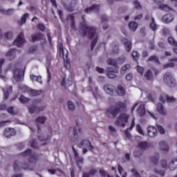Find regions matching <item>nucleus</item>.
Here are the masks:
<instances>
[{
	"label": "nucleus",
	"mask_w": 177,
	"mask_h": 177,
	"mask_svg": "<svg viewBox=\"0 0 177 177\" xmlns=\"http://www.w3.org/2000/svg\"><path fill=\"white\" fill-rule=\"evenodd\" d=\"M138 147L142 150H146L149 147V143L147 142H140L138 143Z\"/></svg>",
	"instance_id": "obj_36"
},
{
	"label": "nucleus",
	"mask_w": 177,
	"mask_h": 177,
	"mask_svg": "<svg viewBox=\"0 0 177 177\" xmlns=\"http://www.w3.org/2000/svg\"><path fill=\"white\" fill-rule=\"evenodd\" d=\"M15 135H16V130L13 128L8 127L4 130L6 138H10V136H15Z\"/></svg>",
	"instance_id": "obj_16"
},
{
	"label": "nucleus",
	"mask_w": 177,
	"mask_h": 177,
	"mask_svg": "<svg viewBox=\"0 0 177 177\" xmlns=\"http://www.w3.org/2000/svg\"><path fill=\"white\" fill-rule=\"evenodd\" d=\"M80 28L83 32V37H85V35H86V32H88V26H86V24H85L84 22L81 23Z\"/></svg>",
	"instance_id": "obj_30"
},
{
	"label": "nucleus",
	"mask_w": 177,
	"mask_h": 177,
	"mask_svg": "<svg viewBox=\"0 0 177 177\" xmlns=\"http://www.w3.org/2000/svg\"><path fill=\"white\" fill-rule=\"evenodd\" d=\"M136 129L140 135H142L143 136H145V133L143 132V129H142V127H140V124H137L136 125Z\"/></svg>",
	"instance_id": "obj_55"
},
{
	"label": "nucleus",
	"mask_w": 177,
	"mask_h": 177,
	"mask_svg": "<svg viewBox=\"0 0 177 177\" xmlns=\"http://www.w3.org/2000/svg\"><path fill=\"white\" fill-rule=\"evenodd\" d=\"M8 113H9V114H11V115H15L17 114V113L15 112L13 106L9 107L8 109Z\"/></svg>",
	"instance_id": "obj_58"
},
{
	"label": "nucleus",
	"mask_w": 177,
	"mask_h": 177,
	"mask_svg": "<svg viewBox=\"0 0 177 177\" xmlns=\"http://www.w3.org/2000/svg\"><path fill=\"white\" fill-rule=\"evenodd\" d=\"M156 109L159 114H161L162 115H167V110H165V108H164V105H162V104L158 103L156 105Z\"/></svg>",
	"instance_id": "obj_23"
},
{
	"label": "nucleus",
	"mask_w": 177,
	"mask_h": 177,
	"mask_svg": "<svg viewBox=\"0 0 177 177\" xmlns=\"http://www.w3.org/2000/svg\"><path fill=\"white\" fill-rule=\"evenodd\" d=\"M13 44L16 46H21V44H24V34L21 32Z\"/></svg>",
	"instance_id": "obj_15"
},
{
	"label": "nucleus",
	"mask_w": 177,
	"mask_h": 177,
	"mask_svg": "<svg viewBox=\"0 0 177 177\" xmlns=\"http://www.w3.org/2000/svg\"><path fill=\"white\" fill-rule=\"evenodd\" d=\"M73 1V4L71 3L70 5L67 4L64 1H62V5H64V7L65 8V10H67V12H74V5H75V0Z\"/></svg>",
	"instance_id": "obj_21"
},
{
	"label": "nucleus",
	"mask_w": 177,
	"mask_h": 177,
	"mask_svg": "<svg viewBox=\"0 0 177 177\" xmlns=\"http://www.w3.org/2000/svg\"><path fill=\"white\" fill-rule=\"evenodd\" d=\"M122 42L124 44L127 52H131V49H132V42H131V41H129L128 39L125 38L122 39Z\"/></svg>",
	"instance_id": "obj_18"
},
{
	"label": "nucleus",
	"mask_w": 177,
	"mask_h": 177,
	"mask_svg": "<svg viewBox=\"0 0 177 177\" xmlns=\"http://www.w3.org/2000/svg\"><path fill=\"white\" fill-rule=\"evenodd\" d=\"M61 84L62 86H66V85H67V86H71V85H73V77L69 76L66 80V77H64Z\"/></svg>",
	"instance_id": "obj_24"
},
{
	"label": "nucleus",
	"mask_w": 177,
	"mask_h": 177,
	"mask_svg": "<svg viewBox=\"0 0 177 177\" xmlns=\"http://www.w3.org/2000/svg\"><path fill=\"white\" fill-rule=\"evenodd\" d=\"M147 135L149 138H156L158 135V131L154 126H148L147 128Z\"/></svg>",
	"instance_id": "obj_9"
},
{
	"label": "nucleus",
	"mask_w": 177,
	"mask_h": 177,
	"mask_svg": "<svg viewBox=\"0 0 177 177\" xmlns=\"http://www.w3.org/2000/svg\"><path fill=\"white\" fill-rule=\"evenodd\" d=\"M162 35L167 36L171 34V30H169V28L167 27H164L162 30Z\"/></svg>",
	"instance_id": "obj_49"
},
{
	"label": "nucleus",
	"mask_w": 177,
	"mask_h": 177,
	"mask_svg": "<svg viewBox=\"0 0 177 177\" xmlns=\"http://www.w3.org/2000/svg\"><path fill=\"white\" fill-rule=\"evenodd\" d=\"M3 37L5 39H12L13 38V32L12 31H8Z\"/></svg>",
	"instance_id": "obj_40"
},
{
	"label": "nucleus",
	"mask_w": 177,
	"mask_h": 177,
	"mask_svg": "<svg viewBox=\"0 0 177 177\" xmlns=\"http://www.w3.org/2000/svg\"><path fill=\"white\" fill-rule=\"evenodd\" d=\"M128 120H129V115L125 113H120L117 120L115 121L114 124L116 125V127H122V128H125V124L128 122Z\"/></svg>",
	"instance_id": "obj_2"
},
{
	"label": "nucleus",
	"mask_w": 177,
	"mask_h": 177,
	"mask_svg": "<svg viewBox=\"0 0 177 177\" xmlns=\"http://www.w3.org/2000/svg\"><path fill=\"white\" fill-rule=\"evenodd\" d=\"M163 81L169 88H175L176 86V80L174 78V75L171 73H166L163 76Z\"/></svg>",
	"instance_id": "obj_3"
},
{
	"label": "nucleus",
	"mask_w": 177,
	"mask_h": 177,
	"mask_svg": "<svg viewBox=\"0 0 177 177\" xmlns=\"http://www.w3.org/2000/svg\"><path fill=\"white\" fill-rule=\"evenodd\" d=\"M80 149H82L84 154L88 153V149H89V140H82L80 144Z\"/></svg>",
	"instance_id": "obj_11"
},
{
	"label": "nucleus",
	"mask_w": 177,
	"mask_h": 177,
	"mask_svg": "<svg viewBox=\"0 0 177 177\" xmlns=\"http://www.w3.org/2000/svg\"><path fill=\"white\" fill-rule=\"evenodd\" d=\"M133 78V75L132 73H128L126 75V80L127 81H131V80Z\"/></svg>",
	"instance_id": "obj_63"
},
{
	"label": "nucleus",
	"mask_w": 177,
	"mask_h": 177,
	"mask_svg": "<svg viewBox=\"0 0 177 177\" xmlns=\"http://www.w3.org/2000/svg\"><path fill=\"white\" fill-rule=\"evenodd\" d=\"M17 53H20V52L16 49H11L7 53L6 56L9 57L10 60H13V59H15Z\"/></svg>",
	"instance_id": "obj_20"
},
{
	"label": "nucleus",
	"mask_w": 177,
	"mask_h": 177,
	"mask_svg": "<svg viewBox=\"0 0 177 177\" xmlns=\"http://www.w3.org/2000/svg\"><path fill=\"white\" fill-rule=\"evenodd\" d=\"M145 78L148 80V81H152L153 80V73L151 70H148L145 74Z\"/></svg>",
	"instance_id": "obj_38"
},
{
	"label": "nucleus",
	"mask_w": 177,
	"mask_h": 177,
	"mask_svg": "<svg viewBox=\"0 0 177 177\" xmlns=\"http://www.w3.org/2000/svg\"><path fill=\"white\" fill-rule=\"evenodd\" d=\"M31 80L32 82H38L39 84H42V77L41 76H37L34 74H31L30 75Z\"/></svg>",
	"instance_id": "obj_26"
},
{
	"label": "nucleus",
	"mask_w": 177,
	"mask_h": 177,
	"mask_svg": "<svg viewBox=\"0 0 177 177\" xmlns=\"http://www.w3.org/2000/svg\"><path fill=\"white\" fill-rule=\"evenodd\" d=\"M68 138L71 142H75L78 136V132L77 131V127H73L69 129Z\"/></svg>",
	"instance_id": "obj_8"
},
{
	"label": "nucleus",
	"mask_w": 177,
	"mask_h": 177,
	"mask_svg": "<svg viewBox=\"0 0 177 177\" xmlns=\"http://www.w3.org/2000/svg\"><path fill=\"white\" fill-rule=\"evenodd\" d=\"M89 35L90 39L91 40V49L93 50V48H95V45H96V42H97V39L99 38V35L96 32V28L95 27L90 26Z\"/></svg>",
	"instance_id": "obj_4"
},
{
	"label": "nucleus",
	"mask_w": 177,
	"mask_h": 177,
	"mask_svg": "<svg viewBox=\"0 0 177 177\" xmlns=\"http://www.w3.org/2000/svg\"><path fill=\"white\" fill-rule=\"evenodd\" d=\"M143 154V151L142 150H136L133 152L134 157H140Z\"/></svg>",
	"instance_id": "obj_54"
},
{
	"label": "nucleus",
	"mask_w": 177,
	"mask_h": 177,
	"mask_svg": "<svg viewBox=\"0 0 177 177\" xmlns=\"http://www.w3.org/2000/svg\"><path fill=\"white\" fill-rule=\"evenodd\" d=\"M71 27L72 30H74V31H75V30H77V28L75 27V21H74V17H71Z\"/></svg>",
	"instance_id": "obj_56"
},
{
	"label": "nucleus",
	"mask_w": 177,
	"mask_h": 177,
	"mask_svg": "<svg viewBox=\"0 0 177 177\" xmlns=\"http://www.w3.org/2000/svg\"><path fill=\"white\" fill-rule=\"evenodd\" d=\"M100 9V6L94 4L90 7L89 12H93L94 13H97Z\"/></svg>",
	"instance_id": "obj_32"
},
{
	"label": "nucleus",
	"mask_w": 177,
	"mask_h": 177,
	"mask_svg": "<svg viewBox=\"0 0 177 177\" xmlns=\"http://www.w3.org/2000/svg\"><path fill=\"white\" fill-rule=\"evenodd\" d=\"M127 109V104L124 102H118L115 106L111 107L106 111V115L109 118H115L121 113Z\"/></svg>",
	"instance_id": "obj_1"
},
{
	"label": "nucleus",
	"mask_w": 177,
	"mask_h": 177,
	"mask_svg": "<svg viewBox=\"0 0 177 177\" xmlns=\"http://www.w3.org/2000/svg\"><path fill=\"white\" fill-rule=\"evenodd\" d=\"M31 147H32V149H37L38 146H37V141L35 140H32L31 141V144H30Z\"/></svg>",
	"instance_id": "obj_62"
},
{
	"label": "nucleus",
	"mask_w": 177,
	"mask_h": 177,
	"mask_svg": "<svg viewBox=\"0 0 177 177\" xmlns=\"http://www.w3.org/2000/svg\"><path fill=\"white\" fill-rule=\"evenodd\" d=\"M169 168L170 171H175L177 168V157L171 160V162L169 164Z\"/></svg>",
	"instance_id": "obj_25"
},
{
	"label": "nucleus",
	"mask_w": 177,
	"mask_h": 177,
	"mask_svg": "<svg viewBox=\"0 0 177 177\" xmlns=\"http://www.w3.org/2000/svg\"><path fill=\"white\" fill-rule=\"evenodd\" d=\"M48 171L49 172V174H51V175H55V174H57V175H59V176H61V175L63 174V171H62L59 169H57V170L48 169Z\"/></svg>",
	"instance_id": "obj_35"
},
{
	"label": "nucleus",
	"mask_w": 177,
	"mask_h": 177,
	"mask_svg": "<svg viewBox=\"0 0 177 177\" xmlns=\"http://www.w3.org/2000/svg\"><path fill=\"white\" fill-rule=\"evenodd\" d=\"M0 10L1 13H2L3 15H6V16H10V15H13V13H15V10L13 8L8 9L7 10L3 9Z\"/></svg>",
	"instance_id": "obj_33"
},
{
	"label": "nucleus",
	"mask_w": 177,
	"mask_h": 177,
	"mask_svg": "<svg viewBox=\"0 0 177 177\" xmlns=\"http://www.w3.org/2000/svg\"><path fill=\"white\" fill-rule=\"evenodd\" d=\"M72 149L74 151L75 158L76 160L77 166L79 167V168H81V165H82V164L84 163V158L80 157V156L78 155V152L77 151V150H75V148H74V147H73Z\"/></svg>",
	"instance_id": "obj_14"
},
{
	"label": "nucleus",
	"mask_w": 177,
	"mask_h": 177,
	"mask_svg": "<svg viewBox=\"0 0 177 177\" xmlns=\"http://www.w3.org/2000/svg\"><path fill=\"white\" fill-rule=\"evenodd\" d=\"M160 148L163 151H168L169 150V147H168V145H167V142L162 141L159 143Z\"/></svg>",
	"instance_id": "obj_31"
},
{
	"label": "nucleus",
	"mask_w": 177,
	"mask_h": 177,
	"mask_svg": "<svg viewBox=\"0 0 177 177\" xmlns=\"http://www.w3.org/2000/svg\"><path fill=\"white\" fill-rule=\"evenodd\" d=\"M109 131H110L111 135H115L117 132V131L115 130V128H114V127L113 126H109Z\"/></svg>",
	"instance_id": "obj_57"
},
{
	"label": "nucleus",
	"mask_w": 177,
	"mask_h": 177,
	"mask_svg": "<svg viewBox=\"0 0 177 177\" xmlns=\"http://www.w3.org/2000/svg\"><path fill=\"white\" fill-rule=\"evenodd\" d=\"M107 63L110 66H114V67H112V68H117V61H115V59H108Z\"/></svg>",
	"instance_id": "obj_41"
},
{
	"label": "nucleus",
	"mask_w": 177,
	"mask_h": 177,
	"mask_svg": "<svg viewBox=\"0 0 177 177\" xmlns=\"http://www.w3.org/2000/svg\"><path fill=\"white\" fill-rule=\"evenodd\" d=\"M30 168V165L26 162H20L16 160L13 165V169L15 172L20 171V169H28Z\"/></svg>",
	"instance_id": "obj_6"
},
{
	"label": "nucleus",
	"mask_w": 177,
	"mask_h": 177,
	"mask_svg": "<svg viewBox=\"0 0 177 177\" xmlns=\"http://www.w3.org/2000/svg\"><path fill=\"white\" fill-rule=\"evenodd\" d=\"M103 89L108 95H113L114 93V86L111 84H105Z\"/></svg>",
	"instance_id": "obj_17"
},
{
	"label": "nucleus",
	"mask_w": 177,
	"mask_h": 177,
	"mask_svg": "<svg viewBox=\"0 0 177 177\" xmlns=\"http://www.w3.org/2000/svg\"><path fill=\"white\" fill-rule=\"evenodd\" d=\"M151 161L155 165H157V163L158 162V158L157 156H151Z\"/></svg>",
	"instance_id": "obj_61"
},
{
	"label": "nucleus",
	"mask_w": 177,
	"mask_h": 177,
	"mask_svg": "<svg viewBox=\"0 0 177 177\" xmlns=\"http://www.w3.org/2000/svg\"><path fill=\"white\" fill-rule=\"evenodd\" d=\"M148 62H154L155 63H158L160 64V60L158 59V57L157 55H152L149 57Z\"/></svg>",
	"instance_id": "obj_39"
},
{
	"label": "nucleus",
	"mask_w": 177,
	"mask_h": 177,
	"mask_svg": "<svg viewBox=\"0 0 177 177\" xmlns=\"http://www.w3.org/2000/svg\"><path fill=\"white\" fill-rule=\"evenodd\" d=\"M44 38H45V36L42 33H39L32 36V40L33 42H35V41H39V39H44Z\"/></svg>",
	"instance_id": "obj_29"
},
{
	"label": "nucleus",
	"mask_w": 177,
	"mask_h": 177,
	"mask_svg": "<svg viewBox=\"0 0 177 177\" xmlns=\"http://www.w3.org/2000/svg\"><path fill=\"white\" fill-rule=\"evenodd\" d=\"M117 93L119 95V96H124L125 95V88L122 85L119 84L117 87Z\"/></svg>",
	"instance_id": "obj_28"
},
{
	"label": "nucleus",
	"mask_w": 177,
	"mask_h": 177,
	"mask_svg": "<svg viewBox=\"0 0 177 177\" xmlns=\"http://www.w3.org/2000/svg\"><path fill=\"white\" fill-rule=\"evenodd\" d=\"M37 27L39 30H40V31H45V25H44L43 24H39L37 25Z\"/></svg>",
	"instance_id": "obj_64"
},
{
	"label": "nucleus",
	"mask_w": 177,
	"mask_h": 177,
	"mask_svg": "<svg viewBox=\"0 0 177 177\" xmlns=\"http://www.w3.org/2000/svg\"><path fill=\"white\" fill-rule=\"evenodd\" d=\"M27 17H28V14L26 13L25 15H24L22 16V17L21 18V21H19V24L21 26V24H24V23H26V20L27 19Z\"/></svg>",
	"instance_id": "obj_50"
},
{
	"label": "nucleus",
	"mask_w": 177,
	"mask_h": 177,
	"mask_svg": "<svg viewBox=\"0 0 177 177\" xmlns=\"http://www.w3.org/2000/svg\"><path fill=\"white\" fill-rule=\"evenodd\" d=\"M100 175L102 177H108L109 173L106 170L101 169H100Z\"/></svg>",
	"instance_id": "obj_53"
},
{
	"label": "nucleus",
	"mask_w": 177,
	"mask_h": 177,
	"mask_svg": "<svg viewBox=\"0 0 177 177\" xmlns=\"http://www.w3.org/2000/svg\"><path fill=\"white\" fill-rule=\"evenodd\" d=\"M68 109L71 110V111H74L75 110V104L72 101L68 102Z\"/></svg>",
	"instance_id": "obj_44"
},
{
	"label": "nucleus",
	"mask_w": 177,
	"mask_h": 177,
	"mask_svg": "<svg viewBox=\"0 0 177 177\" xmlns=\"http://www.w3.org/2000/svg\"><path fill=\"white\" fill-rule=\"evenodd\" d=\"M168 42L169 44H170V45H173L174 46H177V41L172 37H170L168 38Z\"/></svg>",
	"instance_id": "obj_47"
},
{
	"label": "nucleus",
	"mask_w": 177,
	"mask_h": 177,
	"mask_svg": "<svg viewBox=\"0 0 177 177\" xmlns=\"http://www.w3.org/2000/svg\"><path fill=\"white\" fill-rule=\"evenodd\" d=\"M19 100L21 103H28L30 102V98L26 97L24 95H21Z\"/></svg>",
	"instance_id": "obj_48"
},
{
	"label": "nucleus",
	"mask_w": 177,
	"mask_h": 177,
	"mask_svg": "<svg viewBox=\"0 0 177 177\" xmlns=\"http://www.w3.org/2000/svg\"><path fill=\"white\" fill-rule=\"evenodd\" d=\"M156 3H158L159 5V9L160 10H164L165 12H169L171 10V8L169 6L162 4V2H164V0H153Z\"/></svg>",
	"instance_id": "obj_13"
},
{
	"label": "nucleus",
	"mask_w": 177,
	"mask_h": 177,
	"mask_svg": "<svg viewBox=\"0 0 177 177\" xmlns=\"http://www.w3.org/2000/svg\"><path fill=\"white\" fill-rule=\"evenodd\" d=\"M149 28H151V30H152V31H153L154 32L157 30V24H156L154 18H151V21L149 24Z\"/></svg>",
	"instance_id": "obj_34"
},
{
	"label": "nucleus",
	"mask_w": 177,
	"mask_h": 177,
	"mask_svg": "<svg viewBox=\"0 0 177 177\" xmlns=\"http://www.w3.org/2000/svg\"><path fill=\"white\" fill-rule=\"evenodd\" d=\"M131 68V65L129 64H125L124 66H123L121 68L120 73L121 74H125V71L127 70H129Z\"/></svg>",
	"instance_id": "obj_46"
},
{
	"label": "nucleus",
	"mask_w": 177,
	"mask_h": 177,
	"mask_svg": "<svg viewBox=\"0 0 177 177\" xmlns=\"http://www.w3.org/2000/svg\"><path fill=\"white\" fill-rule=\"evenodd\" d=\"M175 16L172 14H167L162 17V21L163 23H171L174 19Z\"/></svg>",
	"instance_id": "obj_22"
},
{
	"label": "nucleus",
	"mask_w": 177,
	"mask_h": 177,
	"mask_svg": "<svg viewBox=\"0 0 177 177\" xmlns=\"http://www.w3.org/2000/svg\"><path fill=\"white\" fill-rule=\"evenodd\" d=\"M35 121L38 124H45V121H46V117L45 116L39 117L35 120Z\"/></svg>",
	"instance_id": "obj_42"
},
{
	"label": "nucleus",
	"mask_w": 177,
	"mask_h": 177,
	"mask_svg": "<svg viewBox=\"0 0 177 177\" xmlns=\"http://www.w3.org/2000/svg\"><path fill=\"white\" fill-rule=\"evenodd\" d=\"M138 114L140 117H143L146 114V109H145V105L141 104L138 109Z\"/></svg>",
	"instance_id": "obj_27"
},
{
	"label": "nucleus",
	"mask_w": 177,
	"mask_h": 177,
	"mask_svg": "<svg viewBox=\"0 0 177 177\" xmlns=\"http://www.w3.org/2000/svg\"><path fill=\"white\" fill-rule=\"evenodd\" d=\"M160 102H162V103H165V102H174L176 99L174 97H169L167 94H162L159 97Z\"/></svg>",
	"instance_id": "obj_10"
},
{
	"label": "nucleus",
	"mask_w": 177,
	"mask_h": 177,
	"mask_svg": "<svg viewBox=\"0 0 177 177\" xmlns=\"http://www.w3.org/2000/svg\"><path fill=\"white\" fill-rule=\"evenodd\" d=\"M24 157H26L27 156H29V162L31 164H34L38 161V154L32 153L31 149H27L24 153H21Z\"/></svg>",
	"instance_id": "obj_5"
},
{
	"label": "nucleus",
	"mask_w": 177,
	"mask_h": 177,
	"mask_svg": "<svg viewBox=\"0 0 177 177\" xmlns=\"http://www.w3.org/2000/svg\"><path fill=\"white\" fill-rule=\"evenodd\" d=\"M156 127L158 128V131L161 133V135H164L165 133V129H164L162 126L158 124Z\"/></svg>",
	"instance_id": "obj_52"
},
{
	"label": "nucleus",
	"mask_w": 177,
	"mask_h": 177,
	"mask_svg": "<svg viewBox=\"0 0 177 177\" xmlns=\"http://www.w3.org/2000/svg\"><path fill=\"white\" fill-rule=\"evenodd\" d=\"M131 174L134 177H140V174L135 169H131Z\"/></svg>",
	"instance_id": "obj_60"
},
{
	"label": "nucleus",
	"mask_w": 177,
	"mask_h": 177,
	"mask_svg": "<svg viewBox=\"0 0 177 177\" xmlns=\"http://www.w3.org/2000/svg\"><path fill=\"white\" fill-rule=\"evenodd\" d=\"M131 56L135 62H138V59H139L140 55H139V53H138L137 51H133L131 54Z\"/></svg>",
	"instance_id": "obj_43"
},
{
	"label": "nucleus",
	"mask_w": 177,
	"mask_h": 177,
	"mask_svg": "<svg viewBox=\"0 0 177 177\" xmlns=\"http://www.w3.org/2000/svg\"><path fill=\"white\" fill-rule=\"evenodd\" d=\"M129 27L131 31H135L138 29V23L135 21H131L129 24Z\"/></svg>",
	"instance_id": "obj_37"
},
{
	"label": "nucleus",
	"mask_w": 177,
	"mask_h": 177,
	"mask_svg": "<svg viewBox=\"0 0 177 177\" xmlns=\"http://www.w3.org/2000/svg\"><path fill=\"white\" fill-rule=\"evenodd\" d=\"M28 110L29 113H30L31 114H34V113H37V107L35 106V105H32L29 106Z\"/></svg>",
	"instance_id": "obj_45"
},
{
	"label": "nucleus",
	"mask_w": 177,
	"mask_h": 177,
	"mask_svg": "<svg viewBox=\"0 0 177 177\" xmlns=\"http://www.w3.org/2000/svg\"><path fill=\"white\" fill-rule=\"evenodd\" d=\"M90 86L91 87V91L93 92V95L95 99L99 97V93H97V87L95 86V84L92 82V80L89 79Z\"/></svg>",
	"instance_id": "obj_19"
},
{
	"label": "nucleus",
	"mask_w": 177,
	"mask_h": 177,
	"mask_svg": "<svg viewBox=\"0 0 177 177\" xmlns=\"http://www.w3.org/2000/svg\"><path fill=\"white\" fill-rule=\"evenodd\" d=\"M117 73H118V69L117 68H107V75L109 78L113 79L117 77Z\"/></svg>",
	"instance_id": "obj_12"
},
{
	"label": "nucleus",
	"mask_w": 177,
	"mask_h": 177,
	"mask_svg": "<svg viewBox=\"0 0 177 177\" xmlns=\"http://www.w3.org/2000/svg\"><path fill=\"white\" fill-rule=\"evenodd\" d=\"M24 78V71L21 68H17L14 71V79L17 82H20L23 81Z\"/></svg>",
	"instance_id": "obj_7"
},
{
	"label": "nucleus",
	"mask_w": 177,
	"mask_h": 177,
	"mask_svg": "<svg viewBox=\"0 0 177 177\" xmlns=\"http://www.w3.org/2000/svg\"><path fill=\"white\" fill-rule=\"evenodd\" d=\"M29 93L32 96H38V95H41V91L37 90H30Z\"/></svg>",
	"instance_id": "obj_51"
},
{
	"label": "nucleus",
	"mask_w": 177,
	"mask_h": 177,
	"mask_svg": "<svg viewBox=\"0 0 177 177\" xmlns=\"http://www.w3.org/2000/svg\"><path fill=\"white\" fill-rule=\"evenodd\" d=\"M59 49L60 55H62V56H64V49L63 48V44L59 43Z\"/></svg>",
	"instance_id": "obj_59"
}]
</instances>
